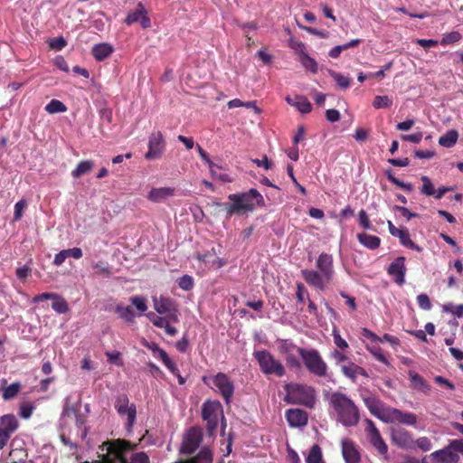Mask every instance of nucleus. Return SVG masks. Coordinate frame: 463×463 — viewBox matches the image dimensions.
Wrapping results in <instances>:
<instances>
[{
  "mask_svg": "<svg viewBox=\"0 0 463 463\" xmlns=\"http://www.w3.org/2000/svg\"><path fill=\"white\" fill-rule=\"evenodd\" d=\"M406 270L405 258L402 256L394 259L387 268L388 275L391 276L393 281L399 286L405 283Z\"/></svg>",
  "mask_w": 463,
  "mask_h": 463,
  "instance_id": "nucleus-17",
  "label": "nucleus"
},
{
  "mask_svg": "<svg viewBox=\"0 0 463 463\" xmlns=\"http://www.w3.org/2000/svg\"><path fill=\"white\" fill-rule=\"evenodd\" d=\"M387 224L390 233L394 237H398L403 246L417 251L421 250V248L411 240L409 231L407 229L396 228L391 221H388Z\"/></svg>",
  "mask_w": 463,
  "mask_h": 463,
  "instance_id": "nucleus-20",
  "label": "nucleus"
},
{
  "mask_svg": "<svg viewBox=\"0 0 463 463\" xmlns=\"http://www.w3.org/2000/svg\"><path fill=\"white\" fill-rule=\"evenodd\" d=\"M432 449V443L430 439L428 437H420L417 439H413V450L420 449L421 451L427 452Z\"/></svg>",
  "mask_w": 463,
  "mask_h": 463,
  "instance_id": "nucleus-39",
  "label": "nucleus"
},
{
  "mask_svg": "<svg viewBox=\"0 0 463 463\" xmlns=\"http://www.w3.org/2000/svg\"><path fill=\"white\" fill-rule=\"evenodd\" d=\"M153 306L157 313L166 315L172 322L177 323L179 321L177 305L173 298L163 296L158 298H153Z\"/></svg>",
  "mask_w": 463,
  "mask_h": 463,
  "instance_id": "nucleus-12",
  "label": "nucleus"
},
{
  "mask_svg": "<svg viewBox=\"0 0 463 463\" xmlns=\"http://www.w3.org/2000/svg\"><path fill=\"white\" fill-rule=\"evenodd\" d=\"M80 402L72 403L70 402V397H66L62 409L63 417L76 416L80 412Z\"/></svg>",
  "mask_w": 463,
  "mask_h": 463,
  "instance_id": "nucleus-35",
  "label": "nucleus"
},
{
  "mask_svg": "<svg viewBox=\"0 0 463 463\" xmlns=\"http://www.w3.org/2000/svg\"><path fill=\"white\" fill-rule=\"evenodd\" d=\"M287 102L297 108L298 110L303 114L309 113L312 109L311 103L307 99V98L304 96H295L294 98L287 97Z\"/></svg>",
  "mask_w": 463,
  "mask_h": 463,
  "instance_id": "nucleus-25",
  "label": "nucleus"
},
{
  "mask_svg": "<svg viewBox=\"0 0 463 463\" xmlns=\"http://www.w3.org/2000/svg\"><path fill=\"white\" fill-rule=\"evenodd\" d=\"M165 147V141L161 131L153 132L148 139V151L145 154V158L153 160L159 158Z\"/></svg>",
  "mask_w": 463,
  "mask_h": 463,
  "instance_id": "nucleus-14",
  "label": "nucleus"
},
{
  "mask_svg": "<svg viewBox=\"0 0 463 463\" xmlns=\"http://www.w3.org/2000/svg\"><path fill=\"white\" fill-rule=\"evenodd\" d=\"M358 241L364 245V247L370 250H375L380 246L381 240L379 237L375 235H371L367 233H359L357 234Z\"/></svg>",
  "mask_w": 463,
  "mask_h": 463,
  "instance_id": "nucleus-31",
  "label": "nucleus"
},
{
  "mask_svg": "<svg viewBox=\"0 0 463 463\" xmlns=\"http://www.w3.org/2000/svg\"><path fill=\"white\" fill-rule=\"evenodd\" d=\"M341 372L352 382H355L357 376L359 375L368 377L367 372L363 367L355 364L351 361H348L346 364L341 365Z\"/></svg>",
  "mask_w": 463,
  "mask_h": 463,
  "instance_id": "nucleus-23",
  "label": "nucleus"
},
{
  "mask_svg": "<svg viewBox=\"0 0 463 463\" xmlns=\"http://www.w3.org/2000/svg\"><path fill=\"white\" fill-rule=\"evenodd\" d=\"M94 167V163L91 160H83L80 161L76 168L72 170L71 175L74 178H80L82 175L90 173Z\"/></svg>",
  "mask_w": 463,
  "mask_h": 463,
  "instance_id": "nucleus-33",
  "label": "nucleus"
},
{
  "mask_svg": "<svg viewBox=\"0 0 463 463\" xmlns=\"http://www.w3.org/2000/svg\"><path fill=\"white\" fill-rule=\"evenodd\" d=\"M367 431L370 436V442L378 450L381 455H386L388 447L383 438L381 437L380 431L376 428L375 424L372 420L367 419Z\"/></svg>",
  "mask_w": 463,
  "mask_h": 463,
  "instance_id": "nucleus-18",
  "label": "nucleus"
},
{
  "mask_svg": "<svg viewBox=\"0 0 463 463\" xmlns=\"http://www.w3.org/2000/svg\"><path fill=\"white\" fill-rule=\"evenodd\" d=\"M228 199L232 203L222 204L228 216L253 212L257 207L265 206L262 194L255 188H251L245 193L231 194L228 195Z\"/></svg>",
  "mask_w": 463,
  "mask_h": 463,
  "instance_id": "nucleus-3",
  "label": "nucleus"
},
{
  "mask_svg": "<svg viewBox=\"0 0 463 463\" xmlns=\"http://www.w3.org/2000/svg\"><path fill=\"white\" fill-rule=\"evenodd\" d=\"M222 405L218 401H207L203 404L202 418L203 420L218 417Z\"/></svg>",
  "mask_w": 463,
  "mask_h": 463,
  "instance_id": "nucleus-24",
  "label": "nucleus"
},
{
  "mask_svg": "<svg viewBox=\"0 0 463 463\" xmlns=\"http://www.w3.org/2000/svg\"><path fill=\"white\" fill-rule=\"evenodd\" d=\"M368 350L373 354V355L380 362H382L383 364H388V359L386 358V356L383 354L382 350L380 347H373V348H368Z\"/></svg>",
  "mask_w": 463,
  "mask_h": 463,
  "instance_id": "nucleus-58",
  "label": "nucleus"
},
{
  "mask_svg": "<svg viewBox=\"0 0 463 463\" xmlns=\"http://www.w3.org/2000/svg\"><path fill=\"white\" fill-rule=\"evenodd\" d=\"M68 258L67 251L65 250H61L59 253H57L53 260V264L55 266H61L65 260Z\"/></svg>",
  "mask_w": 463,
  "mask_h": 463,
  "instance_id": "nucleus-64",
  "label": "nucleus"
},
{
  "mask_svg": "<svg viewBox=\"0 0 463 463\" xmlns=\"http://www.w3.org/2000/svg\"><path fill=\"white\" fill-rule=\"evenodd\" d=\"M422 185L420 187V193L427 196H433L435 194V188L430 179L423 175L420 178Z\"/></svg>",
  "mask_w": 463,
  "mask_h": 463,
  "instance_id": "nucleus-44",
  "label": "nucleus"
},
{
  "mask_svg": "<svg viewBox=\"0 0 463 463\" xmlns=\"http://www.w3.org/2000/svg\"><path fill=\"white\" fill-rule=\"evenodd\" d=\"M174 194V189L170 187L153 188L147 195L152 202H159Z\"/></svg>",
  "mask_w": 463,
  "mask_h": 463,
  "instance_id": "nucleus-30",
  "label": "nucleus"
},
{
  "mask_svg": "<svg viewBox=\"0 0 463 463\" xmlns=\"http://www.w3.org/2000/svg\"><path fill=\"white\" fill-rule=\"evenodd\" d=\"M330 404L336 413V419L345 427L358 424L360 413L354 402L345 393L334 392L330 398Z\"/></svg>",
  "mask_w": 463,
  "mask_h": 463,
  "instance_id": "nucleus-5",
  "label": "nucleus"
},
{
  "mask_svg": "<svg viewBox=\"0 0 463 463\" xmlns=\"http://www.w3.org/2000/svg\"><path fill=\"white\" fill-rule=\"evenodd\" d=\"M14 442L11 443V450L9 452L7 463H26L28 454L24 448H14Z\"/></svg>",
  "mask_w": 463,
  "mask_h": 463,
  "instance_id": "nucleus-27",
  "label": "nucleus"
},
{
  "mask_svg": "<svg viewBox=\"0 0 463 463\" xmlns=\"http://www.w3.org/2000/svg\"><path fill=\"white\" fill-rule=\"evenodd\" d=\"M104 445L108 446L107 454L96 463H149V458L145 452L133 454L130 461L126 458L125 453L137 447L128 440L114 439L104 443Z\"/></svg>",
  "mask_w": 463,
  "mask_h": 463,
  "instance_id": "nucleus-4",
  "label": "nucleus"
},
{
  "mask_svg": "<svg viewBox=\"0 0 463 463\" xmlns=\"http://www.w3.org/2000/svg\"><path fill=\"white\" fill-rule=\"evenodd\" d=\"M443 311L447 313H451L457 317H463V304L460 305H453L452 303H448L443 306Z\"/></svg>",
  "mask_w": 463,
  "mask_h": 463,
  "instance_id": "nucleus-46",
  "label": "nucleus"
},
{
  "mask_svg": "<svg viewBox=\"0 0 463 463\" xmlns=\"http://www.w3.org/2000/svg\"><path fill=\"white\" fill-rule=\"evenodd\" d=\"M132 305H134L137 309L143 313L147 309V305L146 299L141 296H134L130 298Z\"/></svg>",
  "mask_w": 463,
  "mask_h": 463,
  "instance_id": "nucleus-51",
  "label": "nucleus"
},
{
  "mask_svg": "<svg viewBox=\"0 0 463 463\" xmlns=\"http://www.w3.org/2000/svg\"><path fill=\"white\" fill-rule=\"evenodd\" d=\"M316 267L317 270L302 269L301 275L309 286L324 291L335 276L333 256L326 252L321 253L316 261Z\"/></svg>",
  "mask_w": 463,
  "mask_h": 463,
  "instance_id": "nucleus-2",
  "label": "nucleus"
},
{
  "mask_svg": "<svg viewBox=\"0 0 463 463\" xmlns=\"http://www.w3.org/2000/svg\"><path fill=\"white\" fill-rule=\"evenodd\" d=\"M180 463H213V453L208 448H203L195 457Z\"/></svg>",
  "mask_w": 463,
  "mask_h": 463,
  "instance_id": "nucleus-32",
  "label": "nucleus"
},
{
  "mask_svg": "<svg viewBox=\"0 0 463 463\" xmlns=\"http://www.w3.org/2000/svg\"><path fill=\"white\" fill-rule=\"evenodd\" d=\"M363 401L371 414L385 423L397 422L408 426H414L417 423V416L414 413L386 406L375 396H364Z\"/></svg>",
  "mask_w": 463,
  "mask_h": 463,
  "instance_id": "nucleus-1",
  "label": "nucleus"
},
{
  "mask_svg": "<svg viewBox=\"0 0 463 463\" xmlns=\"http://www.w3.org/2000/svg\"><path fill=\"white\" fill-rule=\"evenodd\" d=\"M146 317L149 318L151 323L158 328H163L165 322L169 319L166 316L159 317L156 315L154 312H149L148 314H146Z\"/></svg>",
  "mask_w": 463,
  "mask_h": 463,
  "instance_id": "nucleus-49",
  "label": "nucleus"
},
{
  "mask_svg": "<svg viewBox=\"0 0 463 463\" xmlns=\"http://www.w3.org/2000/svg\"><path fill=\"white\" fill-rule=\"evenodd\" d=\"M417 302L419 307L423 310H430L431 308L430 298L425 293H421L417 297Z\"/></svg>",
  "mask_w": 463,
  "mask_h": 463,
  "instance_id": "nucleus-55",
  "label": "nucleus"
},
{
  "mask_svg": "<svg viewBox=\"0 0 463 463\" xmlns=\"http://www.w3.org/2000/svg\"><path fill=\"white\" fill-rule=\"evenodd\" d=\"M30 274L31 269L27 266H24L16 269V277L21 280H24Z\"/></svg>",
  "mask_w": 463,
  "mask_h": 463,
  "instance_id": "nucleus-63",
  "label": "nucleus"
},
{
  "mask_svg": "<svg viewBox=\"0 0 463 463\" xmlns=\"http://www.w3.org/2000/svg\"><path fill=\"white\" fill-rule=\"evenodd\" d=\"M91 52L97 61H101L110 56L113 47L109 43H99L92 48Z\"/></svg>",
  "mask_w": 463,
  "mask_h": 463,
  "instance_id": "nucleus-28",
  "label": "nucleus"
},
{
  "mask_svg": "<svg viewBox=\"0 0 463 463\" xmlns=\"http://www.w3.org/2000/svg\"><path fill=\"white\" fill-rule=\"evenodd\" d=\"M322 460L321 448L317 444H314L306 458L307 463H320Z\"/></svg>",
  "mask_w": 463,
  "mask_h": 463,
  "instance_id": "nucleus-40",
  "label": "nucleus"
},
{
  "mask_svg": "<svg viewBox=\"0 0 463 463\" xmlns=\"http://www.w3.org/2000/svg\"><path fill=\"white\" fill-rule=\"evenodd\" d=\"M26 207L27 202L24 199H21L14 204V222H18L21 220Z\"/></svg>",
  "mask_w": 463,
  "mask_h": 463,
  "instance_id": "nucleus-47",
  "label": "nucleus"
},
{
  "mask_svg": "<svg viewBox=\"0 0 463 463\" xmlns=\"http://www.w3.org/2000/svg\"><path fill=\"white\" fill-rule=\"evenodd\" d=\"M288 46L294 50L299 57L302 56V53H306V47L305 44L295 38H290L288 40Z\"/></svg>",
  "mask_w": 463,
  "mask_h": 463,
  "instance_id": "nucleus-50",
  "label": "nucleus"
},
{
  "mask_svg": "<svg viewBox=\"0 0 463 463\" xmlns=\"http://www.w3.org/2000/svg\"><path fill=\"white\" fill-rule=\"evenodd\" d=\"M286 419L290 427H304L307 424L308 415L301 409H288L286 411Z\"/></svg>",
  "mask_w": 463,
  "mask_h": 463,
  "instance_id": "nucleus-22",
  "label": "nucleus"
},
{
  "mask_svg": "<svg viewBox=\"0 0 463 463\" xmlns=\"http://www.w3.org/2000/svg\"><path fill=\"white\" fill-rule=\"evenodd\" d=\"M458 133L455 129L449 130L446 134L439 137V144L444 147H452L458 141Z\"/></svg>",
  "mask_w": 463,
  "mask_h": 463,
  "instance_id": "nucleus-34",
  "label": "nucleus"
},
{
  "mask_svg": "<svg viewBox=\"0 0 463 463\" xmlns=\"http://www.w3.org/2000/svg\"><path fill=\"white\" fill-rule=\"evenodd\" d=\"M19 426V420L14 414L7 413L0 416V450L8 445Z\"/></svg>",
  "mask_w": 463,
  "mask_h": 463,
  "instance_id": "nucleus-10",
  "label": "nucleus"
},
{
  "mask_svg": "<svg viewBox=\"0 0 463 463\" xmlns=\"http://www.w3.org/2000/svg\"><path fill=\"white\" fill-rule=\"evenodd\" d=\"M332 335L334 338V343L338 348L345 350L349 347L347 342L342 338L339 331L336 328H334Z\"/></svg>",
  "mask_w": 463,
  "mask_h": 463,
  "instance_id": "nucleus-52",
  "label": "nucleus"
},
{
  "mask_svg": "<svg viewBox=\"0 0 463 463\" xmlns=\"http://www.w3.org/2000/svg\"><path fill=\"white\" fill-rule=\"evenodd\" d=\"M202 432L199 429L191 428L185 433L183 439V442L180 449V453L191 455L193 454L200 446L202 442Z\"/></svg>",
  "mask_w": 463,
  "mask_h": 463,
  "instance_id": "nucleus-13",
  "label": "nucleus"
},
{
  "mask_svg": "<svg viewBox=\"0 0 463 463\" xmlns=\"http://www.w3.org/2000/svg\"><path fill=\"white\" fill-rule=\"evenodd\" d=\"M178 286L184 290H190L194 287L193 278L189 275H184L178 279Z\"/></svg>",
  "mask_w": 463,
  "mask_h": 463,
  "instance_id": "nucleus-53",
  "label": "nucleus"
},
{
  "mask_svg": "<svg viewBox=\"0 0 463 463\" xmlns=\"http://www.w3.org/2000/svg\"><path fill=\"white\" fill-rule=\"evenodd\" d=\"M462 38L461 34L458 31H453L449 33L444 34L440 43L442 45L453 44L458 42Z\"/></svg>",
  "mask_w": 463,
  "mask_h": 463,
  "instance_id": "nucleus-48",
  "label": "nucleus"
},
{
  "mask_svg": "<svg viewBox=\"0 0 463 463\" xmlns=\"http://www.w3.org/2000/svg\"><path fill=\"white\" fill-rule=\"evenodd\" d=\"M394 209L401 213V214L405 217L408 221H410L411 218L417 217L418 214L411 213L408 208L403 206H398L395 205Z\"/></svg>",
  "mask_w": 463,
  "mask_h": 463,
  "instance_id": "nucleus-61",
  "label": "nucleus"
},
{
  "mask_svg": "<svg viewBox=\"0 0 463 463\" xmlns=\"http://www.w3.org/2000/svg\"><path fill=\"white\" fill-rule=\"evenodd\" d=\"M459 453L463 454V440L454 439L444 449L432 452L430 458L432 463H458Z\"/></svg>",
  "mask_w": 463,
  "mask_h": 463,
  "instance_id": "nucleus-9",
  "label": "nucleus"
},
{
  "mask_svg": "<svg viewBox=\"0 0 463 463\" xmlns=\"http://www.w3.org/2000/svg\"><path fill=\"white\" fill-rule=\"evenodd\" d=\"M392 441L401 449L413 450L412 434L405 430H398L392 432Z\"/></svg>",
  "mask_w": 463,
  "mask_h": 463,
  "instance_id": "nucleus-21",
  "label": "nucleus"
},
{
  "mask_svg": "<svg viewBox=\"0 0 463 463\" xmlns=\"http://www.w3.org/2000/svg\"><path fill=\"white\" fill-rule=\"evenodd\" d=\"M45 110L50 114L61 113L67 110V107L58 99H52L46 105Z\"/></svg>",
  "mask_w": 463,
  "mask_h": 463,
  "instance_id": "nucleus-41",
  "label": "nucleus"
},
{
  "mask_svg": "<svg viewBox=\"0 0 463 463\" xmlns=\"http://www.w3.org/2000/svg\"><path fill=\"white\" fill-rule=\"evenodd\" d=\"M298 353L309 373L317 377H326L327 375V364L317 350H307L299 347Z\"/></svg>",
  "mask_w": 463,
  "mask_h": 463,
  "instance_id": "nucleus-7",
  "label": "nucleus"
},
{
  "mask_svg": "<svg viewBox=\"0 0 463 463\" xmlns=\"http://www.w3.org/2000/svg\"><path fill=\"white\" fill-rule=\"evenodd\" d=\"M301 64L308 71L313 73L317 72V61L311 58L307 52L302 53V56L299 57Z\"/></svg>",
  "mask_w": 463,
  "mask_h": 463,
  "instance_id": "nucleus-42",
  "label": "nucleus"
},
{
  "mask_svg": "<svg viewBox=\"0 0 463 463\" xmlns=\"http://www.w3.org/2000/svg\"><path fill=\"white\" fill-rule=\"evenodd\" d=\"M409 377L413 389L424 393H428L430 391V384L419 373L410 371Z\"/></svg>",
  "mask_w": 463,
  "mask_h": 463,
  "instance_id": "nucleus-26",
  "label": "nucleus"
},
{
  "mask_svg": "<svg viewBox=\"0 0 463 463\" xmlns=\"http://www.w3.org/2000/svg\"><path fill=\"white\" fill-rule=\"evenodd\" d=\"M342 455L345 463H359L361 460L360 452L350 439H343L341 441Z\"/></svg>",
  "mask_w": 463,
  "mask_h": 463,
  "instance_id": "nucleus-19",
  "label": "nucleus"
},
{
  "mask_svg": "<svg viewBox=\"0 0 463 463\" xmlns=\"http://www.w3.org/2000/svg\"><path fill=\"white\" fill-rule=\"evenodd\" d=\"M402 139L414 144H418L422 139V133L417 132L410 135H402Z\"/></svg>",
  "mask_w": 463,
  "mask_h": 463,
  "instance_id": "nucleus-59",
  "label": "nucleus"
},
{
  "mask_svg": "<svg viewBox=\"0 0 463 463\" xmlns=\"http://www.w3.org/2000/svg\"><path fill=\"white\" fill-rule=\"evenodd\" d=\"M358 220H359L360 225L364 229H371V222H370L368 214L366 213V212L364 210H361L359 212Z\"/></svg>",
  "mask_w": 463,
  "mask_h": 463,
  "instance_id": "nucleus-56",
  "label": "nucleus"
},
{
  "mask_svg": "<svg viewBox=\"0 0 463 463\" xmlns=\"http://www.w3.org/2000/svg\"><path fill=\"white\" fill-rule=\"evenodd\" d=\"M213 177L224 183H232L233 179L225 172L222 170V167L216 164H211L209 167Z\"/></svg>",
  "mask_w": 463,
  "mask_h": 463,
  "instance_id": "nucleus-37",
  "label": "nucleus"
},
{
  "mask_svg": "<svg viewBox=\"0 0 463 463\" xmlns=\"http://www.w3.org/2000/svg\"><path fill=\"white\" fill-rule=\"evenodd\" d=\"M392 105V99L388 96H375L373 106L375 109H388Z\"/></svg>",
  "mask_w": 463,
  "mask_h": 463,
  "instance_id": "nucleus-45",
  "label": "nucleus"
},
{
  "mask_svg": "<svg viewBox=\"0 0 463 463\" xmlns=\"http://www.w3.org/2000/svg\"><path fill=\"white\" fill-rule=\"evenodd\" d=\"M161 360L169 371H173L176 367L175 364L170 359L165 351L161 352Z\"/></svg>",
  "mask_w": 463,
  "mask_h": 463,
  "instance_id": "nucleus-62",
  "label": "nucleus"
},
{
  "mask_svg": "<svg viewBox=\"0 0 463 463\" xmlns=\"http://www.w3.org/2000/svg\"><path fill=\"white\" fill-rule=\"evenodd\" d=\"M116 313L126 322L134 321V312L130 307H123L121 305L117 306Z\"/></svg>",
  "mask_w": 463,
  "mask_h": 463,
  "instance_id": "nucleus-43",
  "label": "nucleus"
},
{
  "mask_svg": "<svg viewBox=\"0 0 463 463\" xmlns=\"http://www.w3.org/2000/svg\"><path fill=\"white\" fill-rule=\"evenodd\" d=\"M329 75L335 80L337 86L342 90H346L351 85V79L347 76H345L335 71L329 70Z\"/></svg>",
  "mask_w": 463,
  "mask_h": 463,
  "instance_id": "nucleus-36",
  "label": "nucleus"
},
{
  "mask_svg": "<svg viewBox=\"0 0 463 463\" xmlns=\"http://www.w3.org/2000/svg\"><path fill=\"white\" fill-rule=\"evenodd\" d=\"M52 308L59 314H65L69 311V305L61 296L55 294V298L52 299Z\"/></svg>",
  "mask_w": 463,
  "mask_h": 463,
  "instance_id": "nucleus-38",
  "label": "nucleus"
},
{
  "mask_svg": "<svg viewBox=\"0 0 463 463\" xmlns=\"http://www.w3.org/2000/svg\"><path fill=\"white\" fill-rule=\"evenodd\" d=\"M213 382L214 386L218 389L219 392L224 399L226 404L231 402L234 393V385L227 374L218 373L213 376Z\"/></svg>",
  "mask_w": 463,
  "mask_h": 463,
  "instance_id": "nucleus-15",
  "label": "nucleus"
},
{
  "mask_svg": "<svg viewBox=\"0 0 463 463\" xmlns=\"http://www.w3.org/2000/svg\"><path fill=\"white\" fill-rule=\"evenodd\" d=\"M286 401L288 403L304 405L312 408L315 404V390L310 386L288 383L285 386Z\"/></svg>",
  "mask_w": 463,
  "mask_h": 463,
  "instance_id": "nucleus-6",
  "label": "nucleus"
},
{
  "mask_svg": "<svg viewBox=\"0 0 463 463\" xmlns=\"http://www.w3.org/2000/svg\"><path fill=\"white\" fill-rule=\"evenodd\" d=\"M114 406L120 416L127 415L126 429L128 431H131L137 417L136 405L134 403H129L128 395L122 393L117 396Z\"/></svg>",
  "mask_w": 463,
  "mask_h": 463,
  "instance_id": "nucleus-11",
  "label": "nucleus"
},
{
  "mask_svg": "<svg viewBox=\"0 0 463 463\" xmlns=\"http://www.w3.org/2000/svg\"><path fill=\"white\" fill-rule=\"evenodd\" d=\"M137 22L140 23L143 29L151 27V20L147 15V11L140 2L137 4V9L129 12L125 19V23L128 25H131Z\"/></svg>",
  "mask_w": 463,
  "mask_h": 463,
  "instance_id": "nucleus-16",
  "label": "nucleus"
},
{
  "mask_svg": "<svg viewBox=\"0 0 463 463\" xmlns=\"http://www.w3.org/2000/svg\"><path fill=\"white\" fill-rule=\"evenodd\" d=\"M434 381L439 385L446 387V388H448L450 391H454L455 390L454 383H451L450 381H449L448 379H446L443 376L437 375V376L434 377Z\"/></svg>",
  "mask_w": 463,
  "mask_h": 463,
  "instance_id": "nucleus-57",
  "label": "nucleus"
},
{
  "mask_svg": "<svg viewBox=\"0 0 463 463\" xmlns=\"http://www.w3.org/2000/svg\"><path fill=\"white\" fill-rule=\"evenodd\" d=\"M49 45L52 49L61 51L67 45V42L62 36H59L51 39Z\"/></svg>",
  "mask_w": 463,
  "mask_h": 463,
  "instance_id": "nucleus-54",
  "label": "nucleus"
},
{
  "mask_svg": "<svg viewBox=\"0 0 463 463\" xmlns=\"http://www.w3.org/2000/svg\"><path fill=\"white\" fill-rule=\"evenodd\" d=\"M2 397L5 401H9L14 398L21 390V383H14L8 386H4L6 384V380L2 379Z\"/></svg>",
  "mask_w": 463,
  "mask_h": 463,
  "instance_id": "nucleus-29",
  "label": "nucleus"
},
{
  "mask_svg": "<svg viewBox=\"0 0 463 463\" xmlns=\"http://www.w3.org/2000/svg\"><path fill=\"white\" fill-rule=\"evenodd\" d=\"M326 118L329 122H336L340 119V112L335 109H327L326 111Z\"/></svg>",
  "mask_w": 463,
  "mask_h": 463,
  "instance_id": "nucleus-60",
  "label": "nucleus"
},
{
  "mask_svg": "<svg viewBox=\"0 0 463 463\" xmlns=\"http://www.w3.org/2000/svg\"><path fill=\"white\" fill-rule=\"evenodd\" d=\"M261 372L265 375L282 377L286 373L284 365L277 360L269 351L258 350L253 353Z\"/></svg>",
  "mask_w": 463,
  "mask_h": 463,
  "instance_id": "nucleus-8",
  "label": "nucleus"
}]
</instances>
